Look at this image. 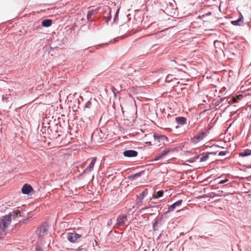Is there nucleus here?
I'll list each match as a JSON object with an SVG mask.
<instances>
[{"label": "nucleus", "instance_id": "nucleus-1", "mask_svg": "<svg viewBox=\"0 0 251 251\" xmlns=\"http://www.w3.org/2000/svg\"><path fill=\"white\" fill-rule=\"evenodd\" d=\"M11 214L2 216L0 219V235L3 236L6 234L8 227L11 223Z\"/></svg>", "mask_w": 251, "mask_h": 251}, {"label": "nucleus", "instance_id": "nucleus-2", "mask_svg": "<svg viewBox=\"0 0 251 251\" xmlns=\"http://www.w3.org/2000/svg\"><path fill=\"white\" fill-rule=\"evenodd\" d=\"M206 136V134L204 132H201L198 135L194 136L191 138V141L195 144L198 143L200 141L205 138Z\"/></svg>", "mask_w": 251, "mask_h": 251}, {"label": "nucleus", "instance_id": "nucleus-3", "mask_svg": "<svg viewBox=\"0 0 251 251\" xmlns=\"http://www.w3.org/2000/svg\"><path fill=\"white\" fill-rule=\"evenodd\" d=\"M148 192L147 191H144L139 196H137L136 203V205L138 207L141 206L143 205V200L144 198L147 196Z\"/></svg>", "mask_w": 251, "mask_h": 251}, {"label": "nucleus", "instance_id": "nucleus-4", "mask_svg": "<svg viewBox=\"0 0 251 251\" xmlns=\"http://www.w3.org/2000/svg\"><path fill=\"white\" fill-rule=\"evenodd\" d=\"M81 237V235L76 233H68L67 234V239L71 242L74 243L76 242Z\"/></svg>", "mask_w": 251, "mask_h": 251}, {"label": "nucleus", "instance_id": "nucleus-5", "mask_svg": "<svg viewBox=\"0 0 251 251\" xmlns=\"http://www.w3.org/2000/svg\"><path fill=\"white\" fill-rule=\"evenodd\" d=\"M123 154L125 157H133L138 155V152L134 150H126L124 151Z\"/></svg>", "mask_w": 251, "mask_h": 251}, {"label": "nucleus", "instance_id": "nucleus-6", "mask_svg": "<svg viewBox=\"0 0 251 251\" xmlns=\"http://www.w3.org/2000/svg\"><path fill=\"white\" fill-rule=\"evenodd\" d=\"M173 150L172 149L170 148H166L162 152V153L159 154L157 156H156L155 158L154 159V160L157 161L161 159L163 156H165L169 152L172 151Z\"/></svg>", "mask_w": 251, "mask_h": 251}, {"label": "nucleus", "instance_id": "nucleus-7", "mask_svg": "<svg viewBox=\"0 0 251 251\" xmlns=\"http://www.w3.org/2000/svg\"><path fill=\"white\" fill-rule=\"evenodd\" d=\"M127 220L126 215H123L119 216L117 219V224L119 226H123L125 222Z\"/></svg>", "mask_w": 251, "mask_h": 251}, {"label": "nucleus", "instance_id": "nucleus-8", "mask_svg": "<svg viewBox=\"0 0 251 251\" xmlns=\"http://www.w3.org/2000/svg\"><path fill=\"white\" fill-rule=\"evenodd\" d=\"M47 230L46 226H42L36 230V233L39 237H42L45 235Z\"/></svg>", "mask_w": 251, "mask_h": 251}, {"label": "nucleus", "instance_id": "nucleus-9", "mask_svg": "<svg viewBox=\"0 0 251 251\" xmlns=\"http://www.w3.org/2000/svg\"><path fill=\"white\" fill-rule=\"evenodd\" d=\"M33 190L32 187L27 184H25L22 189V192L23 194H28Z\"/></svg>", "mask_w": 251, "mask_h": 251}, {"label": "nucleus", "instance_id": "nucleus-10", "mask_svg": "<svg viewBox=\"0 0 251 251\" xmlns=\"http://www.w3.org/2000/svg\"><path fill=\"white\" fill-rule=\"evenodd\" d=\"M240 17L239 18L235 21H232L231 23L233 25H240L241 23H242L244 20V17L240 12H239Z\"/></svg>", "mask_w": 251, "mask_h": 251}, {"label": "nucleus", "instance_id": "nucleus-11", "mask_svg": "<svg viewBox=\"0 0 251 251\" xmlns=\"http://www.w3.org/2000/svg\"><path fill=\"white\" fill-rule=\"evenodd\" d=\"M182 202V200H180L176 201V202H175L174 203H173V204H172L171 205H170L169 207L168 211L167 212L168 213L172 211H173L174 209H175L176 206L180 205L181 204Z\"/></svg>", "mask_w": 251, "mask_h": 251}, {"label": "nucleus", "instance_id": "nucleus-12", "mask_svg": "<svg viewBox=\"0 0 251 251\" xmlns=\"http://www.w3.org/2000/svg\"><path fill=\"white\" fill-rule=\"evenodd\" d=\"M97 158L96 157L92 158V161L89 165L85 170V172H91L93 170L95 164L96 162Z\"/></svg>", "mask_w": 251, "mask_h": 251}, {"label": "nucleus", "instance_id": "nucleus-13", "mask_svg": "<svg viewBox=\"0 0 251 251\" xmlns=\"http://www.w3.org/2000/svg\"><path fill=\"white\" fill-rule=\"evenodd\" d=\"M243 97L242 95H237L236 97H233L231 99L229 100L228 103L229 104L233 103L235 102H237L238 100H241Z\"/></svg>", "mask_w": 251, "mask_h": 251}, {"label": "nucleus", "instance_id": "nucleus-14", "mask_svg": "<svg viewBox=\"0 0 251 251\" xmlns=\"http://www.w3.org/2000/svg\"><path fill=\"white\" fill-rule=\"evenodd\" d=\"M176 121L177 124L180 125H183L186 123V119L183 117H176Z\"/></svg>", "mask_w": 251, "mask_h": 251}, {"label": "nucleus", "instance_id": "nucleus-15", "mask_svg": "<svg viewBox=\"0 0 251 251\" xmlns=\"http://www.w3.org/2000/svg\"><path fill=\"white\" fill-rule=\"evenodd\" d=\"M98 13V9H92L88 11L87 15V18L88 20H89L91 19L92 16L93 15L96 14Z\"/></svg>", "mask_w": 251, "mask_h": 251}, {"label": "nucleus", "instance_id": "nucleus-16", "mask_svg": "<svg viewBox=\"0 0 251 251\" xmlns=\"http://www.w3.org/2000/svg\"><path fill=\"white\" fill-rule=\"evenodd\" d=\"M52 21L50 19L44 20L42 22V25L44 27H49L51 25Z\"/></svg>", "mask_w": 251, "mask_h": 251}, {"label": "nucleus", "instance_id": "nucleus-17", "mask_svg": "<svg viewBox=\"0 0 251 251\" xmlns=\"http://www.w3.org/2000/svg\"><path fill=\"white\" fill-rule=\"evenodd\" d=\"M163 193H164V192L162 190L159 191H158L157 192H155V193H154V194L152 195V198H153V199H157V198H160L161 197H162L163 195Z\"/></svg>", "mask_w": 251, "mask_h": 251}, {"label": "nucleus", "instance_id": "nucleus-18", "mask_svg": "<svg viewBox=\"0 0 251 251\" xmlns=\"http://www.w3.org/2000/svg\"><path fill=\"white\" fill-rule=\"evenodd\" d=\"M251 154V150H247L239 153V156L245 157Z\"/></svg>", "mask_w": 251, "mask_h": 251}, {"label": "nucleus", "instance_id": "nucleus-19", "mask_svg": "<svg viewBox=\"0 0 251 251\" xmlns=\"http://www.w3.org/2000/svg\"><path fill=\"white\" fill-rule=\"evenodd\" d=\"M9 214H11V219L13 218H15V217H18V216H21V215H20V211H19V210H16V211H14L12 212H10L9 213Z\"/></svg>", "mask_w": 251, "mask_h": 251}, {"label": "nucleus", "instance_id": "nucleus-20", "mask_svg": "<svg viewBox=\"0 0 251 251\" xmlns=\"http://www.w3.org/2000/svg\"><path fill=\"white\" fill-rule=\"evenodd\" d=\"M105 12H108L107 16L106 17L107 18V20H109L111 18V9L109 7H107L106 9L105 10Z\"/></svg>", "mask_w": 251, "mask_h": 251}, {"label": "nucleus", "instance_id": "nucleus-21", "mask_svg": "<svg viewBox=\"0 0 251 251\" xmlns=\"http://www.w3.org/2000/svg\"><path fill=\"white\" fill-rule=\"evenodd\" d=\"M209 158L208 155H203L200 158L201 162L206 161Z\"/></svg>", "mask_w": 251, "mask_h": 251}, {"label": "nucleus", "instance_id": "nucleus-22", "mask_svg": "<svg viewBox=\"0 0 251 251\" xmlns=\"http://www.w3.org/2000/svg\"><path fill=\"white\" fill-rule=\"evenodd\" d=\"M154 137L155 138L158 139H160L162 140H164V139H167V137L164 135L156 136V135H154Z\"/></svg>", "mask_w": 251, "mask_h": 251}, {"label": "nucleus", "instance_id": "nucleus-23", "mask_svg": "<svg viewBox=\"0 0 251 251\" xmlns=\"http://www.w3.org/2000/svg\"><path fill=\"white\" fill-rule=\"evenodd\" d=\"M226 153H227V151H222L219 153L218 155L219 156H223V155H225Z\"/></svg>", "mask_w": 251, "mask_h": 251}, {"label": "nucleus", "instance_id": "nucleus-24", "mask_svg": "<svg viewBox=\"0 0 251 251\" xmlns=\"http://www.w3.org/2000/svg\"><path fill=\"white\" fill-rule=\"evenodd\" d=\"M111 89L113 93L115 94L117 92V89L114 86H111Z\"/></svg>", "mask_w": 251, "mask_h": 251}, {"label": "nucleus", "instance_id": "nucleus-25", "mask_svg": "<svg viewBox=\"0 0 251 251\" xmlns=\"http://www.w3.org/2000/svg\"><path fill=\"white\" fill-rule=\"evenodd\" d=\"M91 102L90 101H88L86 104H85V107H87V108H90V106H91Z\"/></svg>", "mask_w": 251, "mask_h": 251}, {"label": "nucleus", "instance_id": "nucleus-26", "mask_svg": "<svg viewBox=\"0 0 251 251\" xmlns=\"http://www.w3.org/2000/svg\"><path fill=\"white\" fill-rule=\"evenodd\" d=\"M36 251H43V250L40 247H37L36 248Z\"/></svg>", "mask_w": 251, "mask_h": 251}, {"label": "nucleus", "instance_id": "nucleus-27", "mask_svg": "<svg viewBox=\"0 0 251 251\" xmlns=\"http://www.w3.org/2000/svg\"><path fill=\"white\" fill-rule=\"evenodd\" d=\"M227 181V179H225V180H221V181L219 182V183H220V184H223V183H225Z\"/></svg>", "mask_w": 251, "mask_h": 251}, {"label": "nucleus", "instance_id": "nucleus-28", "mask_svg": "<svg viewBox=\"0 0 251 251\" xmlns=\"http://www.w3.org/2000/svg\"><path fill=\"white\" fill-rule=\"evenodd\" d=\"M166 130L168 131V132H171L172 131V129L170 128H166Z\"/></svg>", "mask_w": 251, "mask_h": 251}, {"label": "nucleus", "instance_id": "nucleus-29", "mask_svg": "<svg viewBox=\"0 0 251 251\" xmlns=\"http://www.w3.org/2000/svg\"><path fill=\"white\" fill-rule=\"evenodd\" d=\"M140 175V173H137V174H136L134 176L135 177H136V176H139Z\"/></svg>", "mask_w": 251, "mask_h": 251}, {"label": "nucleus", "instance_id": "nucleus-30", "mask_svg": "<svg viewBox=\"0 0 251 251\" xmlns=\"http://www.w3.org/2000/svg\"><path fill=\"white\" fill-rule=\"evenodd\" d=\"M149 207H144V208H142V209H141V210H144V209H146L149 208Z\"/></svg>", "mask_w": 251, "mask_h": 251}, {"label": "nucleus", "instance_id": "nucleus-31", "mask_svg": "<svg viewBox=\"0 0 251 251\" xmlns=\"http://www.w3.org/2000/svg\"><path fill=\"white\" fill-rule=\"evenodd\" d=\"M176 128H177L178 127V126H176Z\"/></svg>", "mask_w": 251, "mask_h": 251}]
</instances>
